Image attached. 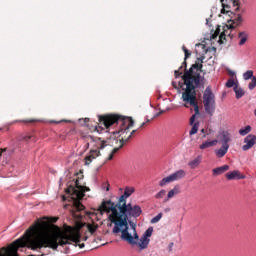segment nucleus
<instances>
[{
    "label": "nucleus",
    "instance_id": "cd10ccee",
    "mask_svg": "<svg viewBox=\"0 0 256 256\" xmlns=\"http://www.w3.org/2000/svg\"><path fill=\"white\" fill-rule=\"evenodd\" d=\"M162 218H163V213H159L157 216L151 219L150 223L152 224L159 223Z\"/></svg>",
    "mask_w": 256,
    "mask_h": 256
},
{
    "label": "nucleus",
    "instance_id": "c85d7f7f",
    "mask_svg": "<svg viewBox=\"0 0 256 256\" xmlns=\"http://www.w3.org/2000/svg\"><path fill=\"white\" fill-rule=\"evenodd\" d=\"M87 229H88L89 233H91V235H93V233H95V231H97L98 227L93 224H87Z\"/></svg>",
    "mask_w": 256,
    "mask_h": 256
},
{
    "label": "nucleus",
    "instance_id": "c9c22d12",
    "mask_svg": "<svg viewBox=\"0 0 256 256\" xmlns=\"http://www.w3.org/2000/svg\"><path fill=\"white\" fill-rule=\"evenodd\" d=\"M220 31H221V30L218 28V29L214 32V34L212 35L211 39H217V37H219Z\"/></svg>",
    "mask_w": 256,
    "mask_h": 256
},
{
    "label": "nucleus",
    "instance_id": "dca6fc26",
    "mask_svg": "<svg viewBox=\"0 0 256 256\" xmlns=\"http://www.w3.org/2000/svg\"><path fill=\"white\" fill-rule=\"evenodd\" d=\"M226 179H228V181H233L234 179H245V175L241 174L239 170H234L226 173Z\"/></svg>",
    "mask_w": 256,
    "mask_h": 256
},
{
    "label": "nucleus",
    "instance_id": "79ce46f5",
    "mask_svg": "<svg viewBox=\"0 0 256 256\" xmlns=\"http://www.w3.org/2000/svg\"><path fill=\"white\" fill-rule=\"evenodd\" d=\"M5 151H7V148H4V149L0 150V157H1V155H3V153H5Z\"/></svg>",
    "mask_w": 256,
    "mask_h": 256
},
{
    "label": "nucleus",
    "instance_id": "39448f33",
    "mask_svg": "<svg viewBox=\"0 0 256 256\" xmlns=\"http://www.w3.org/2000/svg\"><path fill=\"white\" fill-rule=\"evenodd\" d=\"M135 193V188H129L127 187L117 201V203L111 201V200H103L102 203L100 204L98 211L103 215V212L111 210L113 207H121V205H126L127 204V199L131 197Z\"/></svg>",
    "mask_w": 256,
    "mask_h": 256
},
{
    "label": "nucleus",
    "instance_id": "4be33fe9",
    "mask_svg": "<svg viewBox=\"0 0 256 256\" xmlns=\"http://www.w3.org/2000/svg\"><path fill=\"white\" fill-rule=\"evenodd\" d=\"M234 92L236 95V99H241V97H243V95H245V90H243V88L239 87V85L234 86Z\"/></svg>",
    "mask_w": 256,
    "mask_h": 256
},
{
    "label": "nucleus",
    "instance_id": "e433bc0d",
    "mask_svg": "<svg viewBox=\"0 0 256 256\" xmlns=\"http://www.w3.org/2000/svg\"><path fill=\"white\" fill-rule=\"evenodd\" d=\"M201 133H203V135H202V139H205L206 137H207V135H209V132L208 131H206L205 129H201Z\"/></svg>",
    "mask_w": 256,
    "mask_h": 256
},
{
    "label": "nucleus",
    "instance_id": "a878e982",
    "mask_svg": "<svg viewBox=\"0 0 256 256\" xmlns=\"http://www.w3.org/2000/svg\"><path fill=\"white\" fill-rule=\"evenodd\" d=\"M253 77H255L253 76V70H248L243 74V79L245 81H249V79H253Z\"/></svg>",
    "mask_w": 256,
    "mask_h": 256
},
{
    "label": "nucleus",
    "instance_id": "c756f323",
    "mask_svg": "<svg viewBox=\"0 0 256 256\" xmlns=\"http://www.w3.org/2000/svg\"><path fill=\"white\" fill-rule=\"evenodd\" d=\"M255 87H256V76L252 77L251 82L248 84V88L250 89V91H253Z\"/></svg>",
    "mask_w": 256,
    "mask_h": 256
},
{
    "label": "nucleus",
    "instance_id": "1a4fd4ad",
    "mask_svg": "<svg viewBox=\"0 0 256 256\" xmlns=\"http://www.w3.org/2000/svg\"><path fill=\"white\" fill-rule=\"evenodd\" d=\"M231 141H232L231 134H229V132H222L219 140L221 147L214 151L218 159H223V157L227 155L230 147L229 143H231Z\"/></svg>",
    "mask_w": 256,
    "mask_h": 256
},
{
    "label": "nucleus",
    "instance_id": "f8f14e48",
    "mask_svg": "<svg viewBox=\"0 0 256 256\" xmlns=\"http://www.w3.org/2000/svg\"><path fill=\"white\" fill-rule=\"evenodd\" d=\"M220 3L222 5L221 13L224 15V13H231V11L227 9H231V5L233 7H236L234 11H239V5H241V2L239 0H220Z\"/></svg>",
    "mask_w": 256,
    "mask_h": 256
},
{
    "label": "nucleus",
    "instance_id": "b1692460",
    "mask_svg": "<svg viewBox=\"0 0 256 256\" xmlns=\"http://www.w3.org/2000/svg\"><path fill=\"white\" fill-rule=\"evenodd\" d=\"M249 133H251V126L249 125L239 130V135H241L242 137H245V135H249Z\"/></svg>",
    "mask_w": 256,
    "mask_h": 256
},
{
    "label": "nucleus",
    "instance_id": "a19ab883",
    "mask_svg": "<svg viewBox=\"0 0 256 256\" xmlns=\"http://www.w3.org/2000/svg\"><path fill=\"white\" fill-rule=\"evenodd\" d=\"M80 121H83V123L87 125V123H89V118L80 119Z\"/></svg>",
    "mask_w": 256,
    "mask_h": 256
},
{
    "label": "nucleus",
    "instance_id": "4c0bfd02",
    "mask_svg": "<svg viewBox=\"0 0 256 256\" xmlns=\"http://www.w3.org/2000/svg\"><path fill=\"white\" fill-rule=\"evenodd\" d=\"M31 139H33V136L31 135H27L23 137V141H31Z\"/></svg>",
    "mask_w": 256,
    "mask_h": 256
},
{
    "label": "nucleus",
    "instance_id": "58836bf2",
    "mask_svg": "<svg viewBox=\"0 0 256 256\" xmlns=\"http://www.w3.org/2000/svg\"><path fill=\"white\" fill-rule=\"evenodd\" d=\"M22 122L23 123H35V122H37V120H35V119H28V120H23Z\"/></svg>",
    "mask_w": 256,
    "mask_h": 256
},
{
    "label": "nucleus",
    "instance_id": "2f4dec72",
    "mask_svg": "<svg viewBox=\"0 0 256 256\" xmlns=\"http://www.w3.org/2000/svg\"><path fill=\"white\" fill-rule=\"evenodd\" d=\"M235 85H238V84H236L235 80H233V79L228 80L227 83H226V87H228L229 89L231 87H235Z\"/></svg>",
    "mask_w": 256,
    "mask_h": 256
},
{
    "label": "nucleus",
    "instance_id": "ddd939ff",
    "mask_svg": "<svg viewBox=\"0 0 256 256\" xmlns=\"http://www.w3.org/2000/svg\"><path fill=\"white\" fill-rule=\"evenodd\" d=\"M137 130H133L132 132H130L128 134V136H124L122 139L119 140V147L114 148L111 153L109 154L107 161H112L113 157L115 156V153H117L119 151V149H122L123 145H125V143H127V141H129V139H131V137H133L134 133H136Z\"/></svg>",
    "mask_w": 256,
    "mask_h": 256
},
{
    "label": "nucleus",
    "instance_id": "2eb2a0df",
    "mask_svg": "<svg viewBox=\"0 0 256 256\" xmlns=\"http://www.w3.org/2000/svg\"><path fill=\"white\" fill-rule=\"evenodd\" d=\"M228 23H230V29H235V27H239L243 23V16L241 14L234 15V18L230 19Z\"/></svg>",
    "mask_w": 256,
    "mask_h": 256
},
{
    "label": "nucleus",
    "instance_id": "6e6552de",
    "mask_svg": "<svg viewBox=\"0 0 256 256\" xmlns=\"http://www.w3.org/2000/svg\"><path fill=\"white\" fill-rule=\"evenodd\" d=\"M203 104L207 115L213 117L215 115V94L211 91V86L206 87L204 91Z\"/></svg>",
    "mask_w": 256,
    "mask_h": 256
},
{
    "label": "nucleus",
    "instance_id": "09e8293b",
    "mask_svg": "<svg viewBox=\"0 0 256 256\" xmlns=\"http://www.w3.org/2000/svg\"><path fill=\"white\" fill-rule=\"evenodd\" d=\"M2 251H7V249H5V248H2Z\"/></svg>",
    "mask_w": 256,
    "mask_h": 256
},
{
    "label": "nucleus",
    "instance_id": "3c124183",
    "mask_svg": "<svg viewBox=\"0 0 256 256\" xmlns=\"http://www.w3.org/2000/svg\"><path fill=\"white\" fill-rule=\"evenodd\" d=\"M84 241H87V237L84 238Z\"/></svg>",
    "mask_w": 256,
    "mask_h": 256
},
{
    "label": "nucleus",
    "instance_id": "c03bdc74",
    "mask_svg": "<svg viewBox=\"0 0 256 256\" xmlns=\"http://www.w3.org/2000/svg\"><path fill=\"white\" fill-rule=\"evenodd\" d=\"M173 87H175V89H177V85L175 84V82H172Z\"/></svg>",
    "mask_w": 256,
    "mask_h": 256
},
{
    "label": "nucleus",
    "instance_id": "ea45409f",
    "mask_svg": "<svg viewBox=\"0 0 256 256\" xmlns=\"http://www.w3.org/2000/svg\"><path fill=\"white\" fill-rule=\"evenodd\" d=\"M175 244L173 242H171L169 245H168V249H169V252L171 253L173 251V246Z\"/></svg>",
    "mask_w": 256,
    "mask_h": 256
},
{
    "label": "nucleus",
    "instance_id": "f3484780",
    "mask_svg": "<svg viewBox=\"0 0 256 256\" xmlns=\"http://www.w3.org/2000/svg\"><path fill=\"white\" fill-rule=\"evenodd\" d=\"M225 171H229V165H223L221 167H217V168H214L212 170V174L214 175V177H217L219 175H223V173H225Z\"/></svg>",
    "mask_w": 256,
    "mask_h": 256
},
{
    "label": "nucleus",
    "instance_id": "393cba45",
    "mask_svg": "<svg viewBox=\"0 0 256 256\" xmlns=\"http://www.w3.org/2000/svg\"><path fill=\"white\" fill-rule=\"evenodd\" d=\"M197 131H199V122H195L194 124H192L189 135H196Z\"/></svg>",
    "mask_w": 256,
    "mask_h": 256
},
{
    "label": "nucleus",
    "instance_id": "423d86ee",
    "mask_svg": "<svg viewBox=\"0 0 256 256\" xmlns=\"http://www.w3.org/2000/svg\"><path fill=\"white\" fill-rule=\"evenodd\" d=\"M73 181V184L68 185L66 192L69 195H75L77 199H83V197H85L86 191H91L89 187L84 186L81 182L83 181V172L77 173Z\"/></svg>",
    "mask_w": 256,
    "mask_h": 256
},
{
    "label": "nucleus",
    "instance_id": "a18cd8bd",
    "mask_svg": "<svg viewBox=\"0 0 256 256\" xmlns=\"http://www.w3.org/2000/svg\"><path fill=\"white\" fill-rule=\"evenodd\" d=\"M113 141H115V143H119V140H117V139H113Z\"/></svg>",
    "mask_w": 256,
    "mask_h": 256
},
{
    "label": "nucleus",
    "instance_id": "aec40b11",
    "mask_svg": "<svg viewBox=\"0 0 256 256\" xmlns=\"http://www.w3.org/2000/svg\"><path fill=\"white\" fill-rule=\"evenodd\" d=\"M239 43L238 45L243 46L247 43V40L249 39V34L247 32H240L238 34Z\"/></svg>",
    "mask_w": 256,
    "mask_h": 256
},
{
    "label": "nucleus",
    "instance_id": "7c9ffc66",
    "mask_svg": "<svg viewBox=\"0 0 256 256\" xmlns=\"http://www.w3.org/2000/svg\"><path fill=\"white\" fill-rule=\"evenodd\" d=\"M167 191L165 190H161L160 192H158L156 195H155V198L156 199H163V196L166 195Z\"/></svg>",
    "mask_w": 256,
    "mask_h": 256
},
{
    "label": "nucleus",
    "instance_id": "de8ad7c7",
    "mask_svg": "<svg viewBox=\"0 0 256 256\" xmlns=\"http://www.w3.org/2000/svg\"><path fill=\"white\" fill-rule=\"evenodd\" d=\"M106 191H109V186H107Z\"/></svg>",
    "mask_w": 256,
    "mask_h": 256
},
{
    "label": "nucleus",
    "instance_id": "f03ea898",
    "mask_svg": "<svg viewBox=\"0 0 256 256\" xmlns=\"http://www.w3.org/2000/svg\"><path fill=\"white\" fill-rule=\"evenodd\" d=\"M103 213H110L108 221L114 224L112 233L119 235L122 241H126L129 245H137L139 241V234H137V226L135 223L129 222L131 217L137 218L143 213L141 206L122 204L121 206L113 207L110 210H106ZM130 223V226H129Z\"/></svg>",
    "mask_w": 256,
    "mask_h": 256
},
{
    "label": "nucleus",
    "instance_id": "7ed1b4c3",
    "mask_svg": "<svg viewBox=\"0 0 256 256\" xmlns=\"http://www.w3.org/2000/svg\"><path fill=\"white\" fill-rule=\"evenodd\" d=\"M185 57L183 65L185 67V72L182 76V81L186 88L182 93L183 107L186 109L194 108L196 115H199V100L197 99V91L195 89L201 88L203 79H201V73H203V61L205 56L197 58V62L192 64L189 70H187V59L191 57V52L187 50L185 46L182 47Z\"/></svg>",
    "mask_w": 256,
    "mask_h": 256
},
{
    "label": "nucleus",
    "instance_id": "f704fd0d",
    "mask_svg": "<svg viewBox=\"0 0 256 256\" xmlns=\"http://www.w3.org/2000/svg\"><path fill=\"white\" fill-rule=\"evenodd\" d=\"M72 242L75 243L76 245H78L80 247V249H83L85 247V243H81V236H80L78 242L77 241H72Z\"/></svg>",
    "mask_w": 256,
    "mask_h": 256
},
{
    "label": "nucleus",
    "instance_id": "412c9836",
    "mask_svg": "<svg viewBox=\"0 0 256 256\" xmlns=\"http://www.w3.org/2000/svg\"><path fill=\"white\" fill-rule=\"evenodd\" d=\"M181 193V190L178 185H176L172 190L168 192L166 201H169V199H173L175 195H179Z\"/></svg>",
    "mask_w": 256,
    "mask_h": 256
},
{
    "label": "nucleus",
    "instance_id": "473e14b6",
    "mask_svg": "<svg viewBox=\"0 0 256 256\" xmlns=\"http://www.w3.org/2000/svg\"><path fill=\"white\" fill-rule=\"evenodd\" d=\"M197 115L199 114L195 112V114L190 117V125H195V119H197Z\"/></svg>",
    "mask_w": 256,
    "mask_h": 256
},
{
    "label": "nucleus",
    "instance_id": "4468645a",
    "mask_svg": "<svg viewBox=\"0 0 256 256\" xmlns=\"http://www.w3.org/2000/svg\"><path fill=\"white\" fill-rule=\"evenodd\" d=\"M244 145L242 146V150L249 151V149H253V146L256 145V136L250 134L244 138Z\"/></svg>",
    "mask_w": 256,
    "mask_h": 256
},
{
    "label": "nucleus",
    "instance_id": "bb28decb",
    "mask_svg": "<svg viewBox=\"0 0 256 256\" xmlns=\"http://www.w3.org/2000/svg\"><path fill=\"white\" fill-rule=\"evenodd\" d=\"M74 207L78 211H83V209H85V206H83L79 200H74Z\"/></svg>",
    "mask_w": 256,
    "mask_h": 256
},
{
    "label": "nucleus",
    "instance_id": "f257e3e1",
    "mask_svg": "<svg viewBox=\"0 0 256 256\" xmlns=\"http://www.w3.org/2000/svg\"><path fill=\"white\" fill-rule=\"evenodd\" d=\"M59 221L58 217H44L42 220H36L33 225L26 230L23 237L17 239L8 246L7 253L11 256H19L17 251L20 247H27L31 251L41 253L42 249H53L57 251L63 245H69L71 241L79 242L81 233L69 227L63 230L53 224Z\"/></svg>",
    "mask_w": 256,
    "mask_h": 256
},
{
    "label": "nucleus",
    "instance_id": "37998d69",
    "mask_svg": "<svg viewBox=\"0 0 256 256\" xmlns=\"http://www.w3.org/2000/svg\"><path fill=\"white\" fill-rule=\"evenodd\" d=\"M146 124H147V122H143V123L140 125V129H143V127H145Z\"/></svg>",
    "mask_w": 256,
    "mask_h": 256
},
{
    "label": "nucleus",
    "instance_id": "20e7f679",
    "mask_svg": "<svg viewBox=\"0 0 256 256\" xmlns=\"http://www.w3.org/2000/svg\"><path fill=\"white\" fill-rule=\"evenodd\" d=\"M98 121L101 125H104L105 128L101 126H95L94 131L97 133H109L108 129L112 125H120V129L116 133H120L121 139L124 137H129L130 129L135 125V121L131 117H123L119 114H104L98 116Z\"/></svg>",
    "mask_w": 256,
    "mask_h": 256
},
{
    "label": "nucleus",
    "instance_id": "6ab92c4d",
    "mask_svg": "<svg viewBox=\"0 0 256 256\" xmlns=\"http://www.w3.org/2000/svg\"><path fill=\"white\" fill-rule=\"evenodd\" d=\"M219 143L218 140H212V141H205L203 142L200 146L199 149L204 150V149H209V147H215Z\"/></svg>",
    "mask_w": 256,
    "mask_h": 256
},
{
    "label": "nucleus",
    "instance_id": "8fccbe9b",
    "mask_svg": "<svg viewBox=\"0 0 256 256\" xmlns=\"http://www.w3.org/2000/svg\"><path fill=\"white\" fill-rule=\"evenodd\" d=\"M55 123H63V121H60V122H55Z\"/></svg>",
    "mask_w": 256,
    "mask_h": 256
},
{
    "label": "nucleus",
    "instance_id": "9b49d317",
    "mask_svg": "<svg viewBox=\"0 0 256 256\" xmlns=\"http://www.w3.org/2000/svg\"><path fill=\"white\" fill-rule=\"evenodd\" d=\"M185 175H186V173L184 172V170H178V171L174 172L173 174L163 178L159 182V186L165 187V185H167L169 183H174V181H179L180 179H183V177H185Z\"/></svg>",
    "mask_w": 256,
    "mask_h": 256
},
{
    "label": "nucleus",
    "instance_id": "5701e85b",
    "mask_svg": "<svg viewBox=\"0 0 256 256\" xmlns=\"http://www.w3.org/2000/svg\"><path fill=\"white\" fill-rule=\"evenodd\" d=\"M201 156H198L197 158H195L194 160L190 161L188 163L189 167L191 169H196V167H199V165H201Z\"/></svg>",
    "mask_w": 256,
    "mask_h": 256
},
{
    "label": "nucleus",
    "instance_id": "49530a36",
    "mask_svg": "<svg viewBox=\"0 0 256 256\" xmlns=\"http://www.w3.org/2000/svg\"><path fill=\"white\" fill-rule=\"evenodd\" d=\"M212 49H213V51H217V48H215V47H212Z\"/></svg>",
    "mask_w": 256,
    "mask_h": 256
},
{
    "label": "nucleus",
    "instance_id": "0eeeda50",
    "mask_svg": "<svg viewBox=\"0 0 256 256\" xmlns=\"http://www.w3.org/2000/svg\"><path fill=\"white\" fill-rule=\"evenodd\" d=\"M94 141L97 143L96 149L91 150L89 155L85 157V165H91V161H93V159H97V157L101 156V150L110 145L111 138H107V140H105L103 137H97Z\"/></svg>",
    "mask_w": 256,
    "mask_h": 256
},
{
    "label": "nucleus",
    "instance_id": "72a5a7b5",
    "mask_svg": "<svg viewBox=\"0 0 256 256\" xmlns=\"http://www.w3.org/2000/svg\"><path fill=\"white\" fill-rule=\"evenodd\" d=\"M181 69H183V66H181L179 68V70H175L174 75H175L176 78L181 77V75H183V72H181Z\"/></svg>",
    "mask_w": 256,
    "mask_h": 256
},
{
    "label": "nucleus",
    "instance_id": "9d476101",
    "mask_svg": "<svg viewBox=\"0 0 256 256\" xmlns=\"http://www.w3.org/2000/svg\"><path fill=\"white\" fill-rule=\"evenodd\" d=\"M153 235V227H149L145 233L143 234V236L136 241L137 247L139 248V251H143L145 249H147L149 247V243L151 241V239H149V237H151Z\"/></svg>",
    "mask_w": 256,
    "mask_h": 256
},
{
    "label": "nucleus",
    "instance_id": "a211bd4d",
    "mask_svg": "<svg viewBox=\"0 0 256 256\" xmlns=\"http://www.w3.org/2000/svg\"><path fill=\"white\" fill-rule=\"evenodd\" d=\"M230 29H231L230 25H226L223 27V32H221V34H220V43H223V39H225V37L231 36Z\"/></svg>",
    "mask_w": 256,
    "mask_h": 256
}]
</instances>
